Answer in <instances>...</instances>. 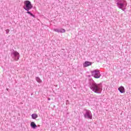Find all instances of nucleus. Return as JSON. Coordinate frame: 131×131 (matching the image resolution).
<instances>
[{
  "instance_id": "obj_1",
  "label": "nucleus",
  "mask_w": 131,
  "mask_h": 131,
  "mask_svg": "<svg viewBox=\"0 0 131 131\" xmlns=\"http://www.w3.org/2000/svg\"><path fill=\"white\" fill-rule=\"evenodd\" d=\"M89 86L91 90L96 94H101L103 91V84L100 83L97 84L92 78L88 79Z\"/></svg>"
},
{
  "instance_id": "obj_2",
  "label": "nucleus",
  "mask_w": 131,
  "mask_h": 131,
  "mask_svg": "<svg viewBox=\"0 0 131 131\" xmlns=\"http://www.w3.org/2000/svg\"><path fill=\"white\" fill-rule=\"evenodd\" d=\"M116 5L119 9H121L122 11H125L126 10V6H127V3L125 0H115Z\"/></svg>"
},
{
  "instance_id": "obj_3",
  "label": "nucleus",
  "mask_w": 131,
  "mask_h": 131,
  "mask_svg": "<svg viewBox=\"0 0 131 131\" xmlns=\"http://www.w3.org/2000/svg\"><path fill=\"white\" fill-rule=\"evenodd\" d=\"M84 118L86 119H93L92 112L89 110L84 109L82 112Z\"/></svg>"
},
{
  "instance_id": "obj_4",
  "label": "nucleus",
  "mask_w": 131,
  "mask_h": 131,
  "mask_svg": "<svg viewBox=\"0 0 131 131\" xmlns=\"http://www.w3.org/2000/svg\"><path fill=\"white\" fill-rule=\"evenodd\" d=\"M11 56L14 61H18L20 59V53L17 51L13 50L11 52Z\"/></svg>"
},
{
  "instance_id": "obj_5",
  "label": "nucleus",
  "mask_w": 131,
  "mask_h": 131,
  "mask_svg": "<svg viewBox=\"0 0 131 131\" xmlns=\"http://www.w3.org/2000/svg\"><path fill=\"white\" fill-rule=\"evenodd\" d=\"M23 8L26 11H29L33 8V6H32V4H31V2H30V1H26L24 2V6Z\"/></svg>"
},
{
  "instance_id": "obj_6",
  "label": "nucleus",
  "mask_w": 131,
  "mask_h": 131,
  "mask_svg": "<svg viewBox=\"0 0 131 131\" xmlns=\"http://www.w3.org/2000/svg\"><path fill=\"white\" fill-rule=\"evenodd\" d=\"M92 76H93L94 78H100L101 77V73L100 71L94 70L91 72Z\"/></svg>"
},
{
  "instance_id": "obj_7",
  "label": "nucleus",
  "mask_w": 131,
  "mask_h": 131,
  "mask_svg": "<svg viewBox=\"0 0 131 131\" xmlns=\"http://www.w3.org/2000/svg\"><path fill=\"white\" fill-rule=\"evenodd\" d=\"M54 31H55V32H58V33H64V32H66V30L64 29H54Z\"/></svg>"
},
{
  "instance_id": "obj_8",
  "label": "nucleus",
  "mask_w": 131,
  "mask_h": 131,
  "mask_svg": "<svg viewBox=\"0 0 131 131\" xmlns=\"http://www.w3.org/2000/svg\"><path fill=\"white\" fill-rule=\"evenodd\" d=\"M92 64H93L92 62L86 61L83 63V67H88L89 66H91Z\"/></svg>"
},
{
  "instance_id": "obj_9",
  "label": "nucleus",
  "mask_w": 131,
  "mask_h": 131,
  "mask_svg": "<svg viewBox=\"0 0 131 131\" xmlns=\"http://www.w3.org/2000/svg\"><path fill=\"white\" fill-rule=\"evenodd\" d=\"M30 125L31 127H32V128H33V129H35V128L37 127L36 124H35L34 122H31Z\"/></svg>"
},
{
  "instance_id": "obj_10",
  "label": "nucleus",
  "mask_w": 131,
  "mask_h": 131,
  "mask_svg": "<svg viewBox=\"0 0 131 131\" xmlns=\"http://www.w3.org/2000/svg\"><path fill=\"white\" fill-rule=\"evenodd\" d=\"M118 91L120 92V93H121V94L125 93V91H124V87L122 86H121L120 88H118Z\"/></svg>"
},
{
  "instance_id": "obj_11",
  "label": "nucleus",
  "mask_w": 131,
  "mask_h": 131,
  "mask_svg": "<svg viewBox=\"0 0 131 131\" xmlns=\"http://www.w3.org/2000/svg\"><path fill=\"white\" fill-rule=\"evenodd\" d=\"M38 117V116L36 114H32V119H36Z\"/></svg>"
},
{
  "instance_id": "obj_12",
  "label": "nucleus",
  "mask_w": 131,
  "mask_h": 131,
  "mask_svg": "<svg viewBox=\"0 0 131 131\" xmlns=\"http://www.w3.org/2000/svg\"><path fill=\"white\" fill-rule=\"evenodd\" d=\"M36 80L37 82H38L39 83H41V79H40V78H39V77H36Z\"/></svg>"
},
{
  "instance_id": "obj_13",
  "label": "nucleus",
  "mask_w": 131,
  "mask_h": 131,
  "mask_svg": "<svg viewBox=\"0 0 131 131\" xmlns=\"http://www.w3.org/2000/svg\"><path fill=\"white\" fill-rule=\"evenodd\" d=\"M30 16H31L32 17H33V18H35V15L33 14L32 13H31L30 14Z\"/></svg>"
},
{
  "instance_id": "obj_14",
  "label": "nucleus",
  "mask_w": 131,
  "mask_h": 131,
  "mask_svg": "<svg viewBox=\"0 0 131 131\" xmlns=\"http://www.w3.org/2000/svg\"><path fill=\"white\" fill-rule=\"evenodd\" d=\"M31 13V12L29 11V10L27 11V14H29V15H30Z\"/></svg>"
},
{
  "instance_id": "obj_15",
  "label": "nucleus",
  "mask_w": 131,
  "mask_h": 131,
  "mask_svg": "<svg viewBox=\"0 0 131 131\" xmlns=\"http://www.w3.org/2000/svg\"><path fill=\"white\" fill-rule=\"evenodd\" d=\"M6 34H8V33H9V32H10V30L7 29V30H6Z\"/></svg>"
},
{
  "instance_id": "obj_16",
  "label": "nucleus",
  "mask_w": 131,
  "mask_h": 131,
  "mask_svg": "<svg viewBox=\"0 0 131 131\" xmlns=\"http://www.w3.org/2000/svg\"><path fill=\"white\" fill-rule=\"evenodd\" d=\"M66 104H69V100H66Z\"/></svg>"
},
{
  "instance_id": "obj_17",
  "label": "nucleus",
  "mask_w": 131,
  "mask_h": 131,
  "mask_svg": "<svg viewBox=\"0 0 131 131\" xmlns=\"http://www.w3.org/2000/svg\"><path fill=\"white\" fill-rule=\"evenodd\" d=\"M48 101H51V99H50V98H48Z\"/></svg>"
},
{
  "instance_id": "obj_18",
  "label": "nucleus",
  "mask_w": 131,
  "mask_h": 131,
  "mask_svg": "<svg viewBox=\"0 0 131 131\" xmlns=\"http://www.w3.org/2000/svg\"><path fill=\"white\" fill-rule=\"evenodd\" d=\"M88 77H91V75H88Z\"/></svg>"
},
{
  "instance_id": "obj_19",
  "label": "nucleus",
  "mask_w": 131,
  "mask_h": 131,
  "mask_svg": "<svg viewBox=\"0 0 131 131\" xmlns=\"http://www.w3.org/2000/svg\"><path fill=\"white\" fill-rule=\"evenodd\" d=\"M38 126H40V125H39Z\"/></svg>"
}]
</instances>
